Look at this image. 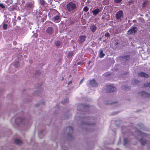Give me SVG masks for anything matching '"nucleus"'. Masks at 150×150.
Returning a JSON list of instances; mask_svg holds the SVG:
<instances>
[{
    "mask_svg": "<svg viewBox=\"0 0 150 150\" xmlns=\"http://www.w3.org/2000/svg\"><path fill=\"white\" fill-rule=\"evenodd\" d=\"M81 62H78L77 63V64H81Z\"/></svg>",
    "mask_w": 150,
    "mask_h": 150,
    "instance_id": "38",
    "label": "nucleus"
},
{
    "mask_svg": "<svg viewBox=\"0 0 150 150\" xmlns=\"http://www.w3.org/2000/svg\"><path fill=\"white\" fill-rule=\"evenodd\" d=\"M36 73L37 74H41V72L39 71L38 72L37 71Z\"/></svg>",
    "mask_w": 150,
    "mask_h": 150,
    "instance_id": "35",
    "label": "nucleus"
},
{
    "mask_svg": "<svg viewBox=\"0 0 150 150\" xmlns=\"http://www.w3.org/2000/svg\"><path fill=\"white\" fill-rule=\"evenodd\" d=\"M90 29L93 33H94L96 30L97 27L95 25H93L90 27Z\"/></svg>",
    "mask_w": 150,
    "mask_h": 150,
    "instance_id": "10",
    "label": "nucleus"
},
{
    "mask_svg": "<svg viewBox=\"0 0 150 150\" xmlns=\"http://www.w3.org/2000/svg\"><path fill=\"white\" fill-rule=\"evenodd\" d=\"M134 82L135 83H139V81L137 80H135Z\"/></svg>",
    "mask_w": 150,
    "mask_h": 150,
    "instance_id": "33",
    "label": "nucleus"
},
{
    "mask_svg": "<svg viewBox=\"0 0 150 150\" xmlns=\"http://www.w3.org/2000/svg\"><path fill=\"white\" fill-rule=\"evenodd\" d=\"M59 19V16H56L54 17V19L55 21L58 20Z\"/></svg>",
    "mask_w": 150,
    "mask_h": 150,
    "instance_id": "26",
    "label": "nucleus"
},
{
    "mask_svg": "<svg viewBox=\"0 0 150 150\" xmlns=\"http://www.w3.org/2000/svg\"><path fill=\"white\" fill-rule=\"evenodd\" d=\"M7 24H4L3 26V28L4 30H6L7 28Z\"/></svg>",
    "mask_w": 150,
    "mask_h": 150,
    "instance_id": "24",
    "label": "nucleus"
},
{
    "mask_svg": "<svg viewBox=\"0 0 150 150\" xmlns=\"http://www.w3.org/2000/svg\"><path fill=\"white\" fill-rule=\"evenodd\" d=\"M14 142L16 144L20 145L22 144V141L18 139H16L15 140Z\"/></svg>",
    "mask_w": 150,
    "mask_h": 150,
    "instance_id": "13",
    "label": "nucleus"
},
{
    "mask_svg": "<svg viewBox=\"0 0 150 150\" xmlns=\"http://www.w3.org/2000/svg\"><path fill=\"white\" fill-rule=\"evenodd\" d=\"M140 132H140L139 130H138V133H140Z\"/></svg>",
    "mask_w": 150,
    "mask_h": 150,
    "instance_id": "40",
    "label": "nucleus"
},
{
    "mask_svg": "<svg viewBox=\"0 0 150 150\" xmlns=\"http://www.w3.org/2000/svg\"><path fill=\"white\" fill-rule=\"evenodd\" d=\"M78 108L80 107H82V108H83L84 109H86V110L88 109L89 108V106L87 105L84 104H82L79 105L78 106Z\"/></svg>",
    "mask_w": 150,
    "mask_h": 150,
    "instance_id": "11",
    "label": "nucleus"
},
{
    "mask_svg": "<svg viewBox=\"0 0 150 150\" xmlns=\"http://www.w3.org/2000/svg\"><path fill=\"white\" fill-rule=\"evenodd\" d=\"M81 107H79V108H78V107H77L78 109V110H79V108H81Z\"/></svg>",
    "mask_w": 150,
    "mask_h": 150,
    "instance_id": "41",
    "label": "nucleus"
},
{
    "mask_svg": "<svg viewBox=\"0 0 150 150\" xmlns=\"http://www.w3.org/2000/svg\"><path fill=\"white\" fill-rule=\"evenodd\" d=\"M60 45V41H57L56 43V45L57 46H59Z\"/></svg>",
    "mask_w": 150,
    "mask_h": 150,
    "instance_id": "32",
    "label": "nucleus"
},
{
    "mask_svg": "<svg viewBox=\"0 0 150 150\" xmlns=\"http://www.w3.org/2000/svg\"><path fill=\"white\" fill-rule=\"evenodd\" d=\"M53 31V29L52 27H49L46 30V32L49 35H51Z\"/></svg>",
    "mask_w": 150,
    "mask_h": 150,
    "instance_id": "9",
    "label": "nucleus"
},
{
    "mask_svg": "<svg viewBox=\"0 0 150 150\" xmlns=\"http://www.w3.org/2000/svg\"><path fill=\"white\" fill-rule=\"evenodd\" d=\"M86 38L85 35H81L79 37L78 40L79 42L81 43H83L85 40Z\"/></svg>",
    "mask_w": 150,
    "mask_h": 150,
    "instance_id": "7",
    "label": "nucleus"
},
{
    "mask_svg": "<svg viewBox=\"0 0 150 150\" xmlns=\"http://www.w3.org/2000/svg\"><path fill=\"white\" fill-rule=\"evenodd\" d=\"M139 96L144 97L150 98V94L144 91H142L139 93Z\"/></svg>",
    "mask_w": 150,
    "mask_h": 150,
    "instance_id": "4",
    "label": "nucleus"
},
{
    "mask_svg": "<svg viewBox=\"0 0 150 150\" xmlns=\"http://www.w3.org/2000/svg\"><path fill=\"white\" fill-rule=\"evenodd\" d=\"M144 86L145 87H149L150 88V82L145 83L144 84Z\"/></svg>",
    "mask_w": 150,
    "mask_h": 150,
    "instance_id": "20",
    "label": "nucleus"
},
{
    "mask_svg": "<svg viewBox=\"0 0 150 150\" xmlns=\"http://www.w3.org/2000/svg\"><path fill=\"white\" fill-rule=\"evenodd\" d=\"M122 0H114V1L116 3H120Z\"/></svg>",
    "mask_w": 150,
    "mask_h": 150,
    "instance_id": "27",
    "label": "nucleus"
},
{
    "mask_svg": "<svg viewBox=\"0 0 150 150\" xmlns=\"http://www.w3.org/2000/svg\"><path fill=\"white\" fill-rule=\"evenodd\" d=\"M89 83L90 85L94 87H97L98 85V83L96 82L95 79H92L90 80Z\"/></svg>",
    "mask_w": 150,
    "mask_h": 150,
    "instance_id": "6",
    "label": "nucleus"
},
{
    "mask_svg": "<svg viewBox=\"0 0 150 150\" xmlns=\"http://www.w3.org/2000/svg\"><path fill=\"white\" fill-rule=\"evenodd\" d=\"M69 129L70 132H73L74 129H73V128L71 126H69Z\"/></svg>",
    "mask_w": 150,
    "mask_h": 150,
    "instance_id": "28",
    "label": "nucleus"
},
{
    "mask_svg": "<svg viewBox=\"0 0 150 150\" xmlns=\"http://www.w3.org/2000/svg\"><path fill=\"white\" fill-rule=\"evenodd\" d=\"M18 19H19V20H21V18H20V17H18Z\"/></svg>",
    "mask_w": 150,
    "mask_h": 150,
    "instance_id": "39",
    "label": "nucleus"
},
{
    "mask_svg": "<svg viewBox=\"0 0 150 150\" xmlns=\"http://www.w3.org/2000/svg\"><path fill=\"white\" fill-rule=\"evenodd\" d=\"M72 83V81H69V83H68V84H71V83Z\"/></svg>",
    "mask_w": 150,
    "mask_h": 150,
    "instance_id": "37",
    "label": "nucleus"
},
{
    "mask_svg": "<svg viewBox=\"0 0 150 150\" xmlns=\"http://www.w3.org/2000/svg\"><path fill=\"white\" fill-rule=\"evenodd\" d=\"M74 52L73 51H70L67 54V57L68 58H71L74 55Z\"/></svg>",
    "mask_w": 150,
    "mask_h": 150,
    "instance_id": "16",
    "label": "nucleus"
},
{
    "mask_svg": "<svg viewBox=\"0 0 150 150\" xmlns=\"http://www.w3.org/2000/svg\"><path fill=\"white\" fill-rule=\"evenodd\" d=\"M123 16V13L122 11L120 10L117 12L116 14V18L117 20L121 21V18Z\"/></svg>",
    "mask_w": 150,
    "mask_h": 150,
    "instance_id": "3",
    "label": "nucleus"
},
{
    "mask_svg": "<svg viewBox=\"0 0 150 150\" xmlns=\"http://www.w3.org/2000/svg\"><path fill=\"white\" fill-rule=\"evenodd\" d=\"M66 7L67 10L69 12L74 11L76 8V4L72 2H69L67 4Z\"/></svg>",
    "mask_w": 150,
    "mask_h": 150,
    "instance_id": "1",
    "label": "nucleus"
},
{
    "mask_svg": "<svg viewBox=\"0 0 150 150\" xmlns=\"http://www.w3.org/2000/svg\"><path fill=\"white\" fill-rule=\"evenodd\" d=\"M116 88L115 87L111 85H107L106 87V93L112 92L116 90Z\"/></svg>",
    "mask_w": 150,
    "mask_h": 150,
    "instance_id": "2",
    "label": "nucleus"
},
{
    "mask_svg": "<svg viewBox=\"0 0 150 150\" xmlns=\"http://www.w3.org/2000/svg\"><path fill=\"white\" fill-rule=\"evenodd\" d=\"M122 58L123 59H125L126 60H128L129 58V56L128 55H127L125 56L122 57Z\"/></svg>",
    "mask_w": 150,
    "mask_h": 150,
    "instance_id": "17",
    "label": "nucleus"
},
{
    "mask_svg": "<svg viewBox=\"0 0 150 150\" xmlns=\"http://www.w3.org/2000/svg\"><path fill=\"white\" fill-rule=\"evenodd\" d=\"M115 103V102H113L112 103H105L106 104H112Z\"/></svg>",
    "mask_w": 150,
    "mask_h": 150,
    "instance_id": "34",
    "label": "nucleus"
},
{
    "mask_svg": "<svg viewBox=\"0 0 150 150\" xmlns=\"http://www.w3.org/2000/svg\"><path fill=\"white\" fill-rule=\"evenodd\" d=\"M138 75L139 76L143 77L146 78L149 77V76L148 74L143 72H141L138 73Z\"/></svg>",
    "mask_w": 150,
    "mask_h": 150,
    "instance_id": "8",
    "label": "nucleus"
},
{
    "mask_svg": "<svg viewBox=\"0 0 150 150\" xmlns=\"http://www.w3.org/2000/svg\"><path fill=\"white\" fill-rule=\"evenodd\" d=\"M128 140L127 139L125 138L124 139V145L125 146L127 143Z\"/></svg>",
    "mask_w": 150,
    "mask_h": 150,
    "instance_id": "23",
    "label": "nucleus"
},
{
    "mask_svg": "<svg viewBox=\"0 0 150 150\" xmlns=\"http://www.w3.org/2000/svg\"><path fill=\"white\" fill-rule=\"evenodd\" d=\"M14 66L16 67H18L20 65V63L18 62H15L14 64Z\"/></svg>",
    "mask_w": 150,
    "mask_h": 150,
    "instance_id": "19",
    "label": "nucleus"
},
{
    "mask_svg": "<svg viewBox=\"0 0 150 150\" xmlns=\"http://www.w3.org/2000/svg\"><path fill=\"white\" fill-rule=\"evenodd\" d=\"M136 29L137 28L136 27L131 28L128 31L127 34L130 35L133 33L135 34L137 32Z\"/></svg>",
    "mask_w": 150,
    "mask_h": 150,
    "instance_id": "5",
    "label": "nucleus"
},
{
    "mask_svg": "<svg viewBox=\"0 0 150 150\" xmlns=\"http://www.w3.org/2000/svg\"><path fill=\"white\" fill-rule=\"evenodd\" d=\"M33 5L32 3H27L25 4V7L31 8L33 7Z\"/></svg>",
    "mask_w": 150,
    "mask_h": 150,
    "instance_id": "14",
    "label": "nucleus"
},
{
    "mask_svg": "<svg viewBox=\"0 0 150 150\" xmlns=\"http://www.w3.org/2000/svg\"><path fill=\"white\" fill-rule=\"evenodd\" d=\"M83 11L85 12L87 11L88 10V8L87 6H85L83 9Z\"/></svg>",
    "mask_w": 150,
    "mask_h": 150,
    "instance_id": "25",
    "label": "nucleus"
},
{
    "mask_svg": "<svg viewBox=\"0 0 150 150\" xmlns=\"http://www.w3.org/2000/svg\"><path fill=\"white\" fill-rule=\"evenodd\" d=\"M100 12V9L98 8H96L95 9L93 10L92 11V13L93 15L95 16L97 15Z\"/></svg>",
    "mask_w": 150,
    "mask_h": 150,
    "instance_id": "12",
    "label": "nucleus"
},
{
    "mask_svg": "<svg viewBox=\"0 0 150 150\" xmlns=\"http://www.w3.org/2000/svg\"><path fill=\"white\" fill-rule=\"evenodd\" d=\"M0 7H1L3 8H5V6H4L3 4H0Z\"/></svg>",
    "mask_w": 150,
    "mask_h": 150,
    "instance_id": "30",
    "label": "nucleus"
},
{
    "mask_svg": "<svg viewBox=\"0 0 150 150\" xmlns=\"http://www.w3.org/2000/svg\"><path fill=\"white\" fill-rule=\"evenodd\" d=\"M148 1H145L142 4V7H145L148 4Z\"/></svg>",
    "mask_w": 150,
    "mask_h": 150,
    "instance_id": "18",
    "label": "nucleus"
},
{
    "mask_svg": "<svg viewBox=\"0 0 150 150\" xmlns=\"http://www.w3.org/2000/svg\"><path fill=\"white\" fill-rule=\"evenodd\" d=\"M140 141L141 142V144L142 145H145L147 143V141L146 140H144L142 139L140 140Z\"/></svg>",
    "mask_w": 150,
    "mask_h": 150,
    "instance_id": "15",
    "label": "nucleus"
},
{
    "mask_svg": "<svg viewBox=\"0 0 150 150\" xmlns=\"http://www.w3.org/2000/svg\"><path fill=\"white\" fill-rule=\"evenodd\" d=\"M64 79V77H63L62 78V80H63Z\"/></svg>",
    "mask_w": 150,
    "mask_h": 150,
    "instance_id": "43",
    "label": "nucleus"
},
{
    "mask_svg": "<svg viewBox=\"0 0 150 150\" xmlns=\"http://www.w3.org/2000/svg\"><path fill=\"white\" fill-rule=\"evenodd\" d=\"M46 3L45 1L44 0H40V4L42 5H45Z\"/></svg>",
    "mask_w": 150,
    "mask_h": 150,
    "instance_id": "21",
    "label": "nucleus"
},
{
    "mask_svg": "<svg viewBox=\"0 0 150 150\" xmlns=\"http://www.w3.org/2000/svg\"><path fill=\"white\" fill-rule=\"evenodd\" d=\"M105 37H110V35L108 33H106L105 34Z\"/></svg>",
    "mask_w": 150,
    "mask_h": 150,
    "instance_id": "29",
    "label": "nucleus"
},
{
    "mask_svg": "<svg viewBox=\"0 0 150 150\" xmlns=\"http://www.w3.org/2000/svg\"><path fill=\"white\" fill-rule=\"evenodd\" d=\"M127 87L126 88V86H123L121 87L122 89H124L127 90Z\"/></svg>",
    "mask_w": 150,
    "mask_h": 150,
    "instance_id": "31",
    "label": "nucleus"
},
{
    "mask_svg": "<svg viewBox=\"0 0 150 150\" xmlns=\"http://www.w3.org/2000/svg\"><path fill=\"white\" fill-rule=\"evenodd\" d=\"M83 79H82L80 82V84H81L83 82Z\"/></svg>",
    "mask_w": 150,
    "mask_h": 150,
    "instance_id": "36",
    "label": "nucleus"
},
{
    "mask_svg": "<svg viewBox=\"0 0 150 150\" xmlns=\"http://www.w3.org/2000/svg\"><path fill=\"white\" fill-rule=\"evenodd\" d=\"M131 1V2H130V1H129V2L130 3H132V1Z\"/></svg>",
    "mask_w": 150,
    "mask_h": 150,
    "instance_id": "42",
    "label": "nucleus"
},
{
    "mask_svg": "<svg viewBox=\"0 0 150 150\" xmlns=\"http://www.w3.org/2000/svg\"><path fill=\"white\" fill-rule=\"evenodd\" d=\"M104 55H105V54L103 53V51L102 50H101L100 51V57L102 58L104 56Z\"/></svg>",
    "mask_w": 150,
    "mask_h": 150,
    "instance_id": "22",
    "label": "nucleus"
}]
</instances>
